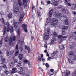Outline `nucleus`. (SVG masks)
<instances>
[{"label": "nucleus", "mask_w": 76, "mask_h": 76, "mask_svg": "<svg viewBox=\"0 0 76 76\" xmlns=\"http://www.w3.org/2000/svg\"><path fill=\"white\" fill-rule=\"evenodd\" d=\"M53 35V39L51 40V42L52 43H54V41H56V37H58L57 34L56 32H54Z\"/></svg>", "instance_id": "obj_3"}, {"label": "nucleus", "mask_w": 76, "mask_h": 76, "mask_svg": "<svg viewBox=\"0 0 76 76\" xmlns=\"http://www.w3.org/2000/svg\"><path fill=\"white\" fill-rule=\"evenodd\" d=\"M58 3V1H55V0H51V4L53 5L55 7L57 6Z\"/></svg>", "instance_id": "obj_4"}, {"label": "nucleus", "mask_w": 76, "mask_h": 76, "mask_svg": "<svg viewBox=\"0 0 76 76\" xmlns=\"http://www.w3.org/2000/svg\"><path fill=\"white\" fill-rule=\"evenodd\" d=\"M2 67L4 68V69H6L7 68V66L6 65L4 64L3 65Z\"/></svg>", "instance_id": "obj_52"}, {"label": "nucleus", "mask_w": 76, "mask_h": 76, "mask_svg": "<svg viewBox=\"0 0 76 76\" xmlns=\"http://www.w3.org/2000/svg\"><path fill=\"white\" fill-rule=\"evenodd\" d=\"M18 4L19 6H21L22 5V3L20 0H18Z\"/></svg>", "instance_id": "obj_23"}, {"label": "nucleus", "mask_w": 76, "mask_h": 76, "mask_svg": "<svg viewBox=\"0 0 76 76\" xmlns=\"http://www.w3.org/2000/svg\"><path fill=\"white\" fill-rule=\"evenodd\" d=\"M15 66V64L13 62H12L10 63V66L11 67H13Z\"/></svg>", "instance_id": "obj_30"}, {"label": "nucleus", "mask_w": 76, "mask_h": 76, "mask_svg": "<svg viewBox=\"0 0 76 76\" xmlns=\"http://www.w3.org/2000/svg\"><path fill=\"white\" fill-rule=\"evenodd\" d=\"M20 12L22 13L23 12V8L21 7H20Z\"/></svg>", "instance_id": "obj_42"}, {"label": "nucleus", "mask_w": 76, "mask_h": 76, "mask_svg": "<svg viewBox=\"0 0 76 76\" xmlns=\"http://www.w3.org/2000/svg\"><path fill=\"white\" fill-rule=\"evenodd\" d=\"M60 53L61 54V55H60V58H61L62 56V54H63V51L62 50H61V51L60 52Z\"/></svg>", "instance_id": "obj_34"}, {"label": "nucleus", "mask_w": 76, "mask_h": 76, "mask_svg": "<svg viewBox=\"0 0 76 76\" xmlns=\"http://www.w3.org/2000/svg\"><path fill=\"white\" fill-rule=\"evenodd\" d=\"M35 6H33L32 7V10H35Z\"/></svg>", "instance_id": "obj_59"}, {"label": "nucleus", "mask_w": 76, "mask_h": 76, "mask_svg": "<svg viewBox=\"0 0 76 76\" xmlns=\"http://www.w3.org/2000/svg\"><path fill=\"white\" fill-rule=\"evenodd\" d=\"M5 25L7 26L6 28V31L7 32H9L10 31V33H12L13 32V27L12 26H10V24L8 22H6Z\"/></svg>", "instance_id": "obj_2"}, {"label": "nucleus", "mask_w": 76, "mask_h": 76, "mask_svg": "<svg viewBox=\"0 0 76 76\" xmlns=\"http://www.w3.org/2000/svg\"><path fill=\"white\" fill-rule=\"evenodd\" d=\"M42 61L43 62H44L45 61V58H42Z\"/></svg>", "instance_id": "obj_48"}, {"label": "nucleus", "mask_w": 76, "mask_h": 76, "mask_svg": "<svg viewBox=\"0 0 76 76\" xmlns=\"http://www.w3.org/2000/svg\"><path fill=\"white\" fill-rule=\"evenodd\" d=\"M12 71H11L10 73L11 74L16 73V71H17V69L16 68H12Z\"/></svg>", "instance_id": "obj_10"}, {"label": "nucleus", "mask_w": 76, "mask_h": 76, "mask_svg": "<svg viewBox=\"0 0 76 76\" xmlns=\"http://www.w3.org/2000/svg\"><path fill=\"white\" fill-rule=\"evenodd\" d=\"M67 60L68 61H69V63H71V64H73V61H72L69 58H67Z\"/></svg>", "instance_id": "obj_28"}, {"label": "nucleus", "mask_w": 76, "mask_h": 76, "mask_svg": "<svg viewBox=\"0 0 76 76\" xmlns=\"http://www.w3.org/2000/svg\"><path fill=\"white\" fill-rule=\"evenodd\" d=\"M27 1H28V0H23V5L24 6V7L25 8L27 5Z\"/></svg>", "instance_id": "obj_14"}, {"label": "nucleus", "mask_w": 76, "mask_h": 76, "mask_svg": "<svg viewBox=\"0 0 76 76\" xmlns=\"http://www.w3.org/2000/svg\"><path fill=\"white\" fill-rule=\"evenodd\" d=\"M34 39V37L33 36H32L31 37V39L32 40Z\"/></svg>", "instance_id": "obj_62"}, {"label": "nucleus", "mask_w": 76, "mask_h": 76, "mask_svg": "<svg viewBox=\"0 0 76 76\" xmlns=\"http://www.w3.org/2000/svg\"><path fill=\"white\" fill-rule=\"evenodd\" d=\"M23 18H20L19 19V22L18 23L19 24H20L21 23V22L22 21V20Z\"/></svg>", "instance_id": "obj_27"}, {"label": "nucleus", "mask_w": 76, "mask_h": 76, "mask_svg": "<svg viewBox=\"0 0 76 76\" xmlns=\"http://www.w3.org/2000/svg\"><path fill=\"white\" fill-rule=\"evenodd\" d=\"M37 14H38V17H39V18L41 17L42 15L41 13L40 10L37 11Z\"/></svg>", "instance_id": "obj_17"}, {"label": "nucleus", "mask_w": 76, "mask_h": 76, "mask_svg": "<svg viewBox=\"0 0 76 76\" xmlns=\"http://www.w3.org/2000/svg\"><path fill=\"white\" fill-rule=\"evenodd\" d=\"M49 57V58H48V61L49 60H50V59H52V58L54 57V56L53 57Z\"/></svg>", "instance_id": "obj_53"}, {"label": "nucleus", "mask_w": 76, "mask_h": 76, "mask_svg": "<svg viewBox=\"0 0 76 76\" xmlns=\"http://www.w3.org/2000/svg\"><path fill=\"white\" fill-rule=\"evenodd\" d=\"M4 41L6 42H8L9 41V37H6L4 39Z\"/></svg>", "instance_id": "obj_22"}, {"label": "nucleus", "mask_w": 76, "mask_h": 76, "mask_svg": "<svg viewBox=\"0 0 76 76\" xmlns=\"http://www.w3.org/2000/svg\"><path fill=\"white\" fill-rule=\"evenodd\" d=\"M54 70L53 69H50V71L48 72V73L50 75H53L54 74Z\"/></svg>", "instance_id": "obj_13"}, {"label": "nucleus", "mask_w": 76, "mask_h": 76, "mask_svg": "<svg viewBox=\"0 0 76 76\" xmlns=\"http://www.w3.org/2000/svg\"><path fill=\"white\" fill-rule=\"evenodd\" d=\"M6 54H7V56H9L10 53H9V51H7Z\"/></svg>", "instance_id": "obj_43"}, {"label": "nucleus", "mask_w": 76, "mask_h": 76, "mask_svg": "<svg viewBox=\"0 0 76 76\" xmlns=\"http://www.w3.org/2000/svg\"><path fill=\"white\" fill-rule=\"evenodd\" d=\"M74 75L75 76H76V71H75L74 72Z\"/></svg>", "instance_id": "obj_64"}, {"label": "nucleus", "mask_w": 76, "mask_h": 76, "mask_svg": "<svg viewBox=\"0 0 76 76\" xmlns=\"http://www.w3.org/2000/svg\"><path fill=\"white\" fill-rule=\"evenodd\" d=\"M19 50H18L16 51L15 52V56H17L18 55V54H19Z\"/></svg>", "instance_id": "obj_25"}, {"label": "nucleus", "mask_w": 76, "mask_h": 76, "mask_svg": "<svg viewBox=\"0 0 76 76\" xmlns=\"http://www.w3.org/2000/svg\"><path fill=\"white\" fill-rule=\"evenodd\" d=\"M65 3L66 4H67V3L69 1H70V0H65Z\"/></svg>", "instance_id": "obj_56"}, {"label": "nucleus", "mask_w": 76, "mask_h": 76, "mask_svg": "<svg viewBox=\"0 0 76 76\" xmlns=\"http://www.w3.org/2000/svg\"><path fill=\"white\" fill-rule=\"evenodd\" d=\"M0 45H1V46H2V40L0 42Z\"/></svg>", "instance_id": "obj_60"}, {"label": "nucleus", "mask_w": 76, "mask_h": 76, "mask_svg": "<svg viewBox=\"0 0 76 76\" xmlns=\"http://www.w3.org/2000/svg\"><path fill=\"white\" fill-rule=\"evenodd\" d=\"M14 13L17 15H19L20 14V9L19 7H16L15 9Z\"/></svg>", "instance_id": "obj_6"}, {"label": "nucleus", "mask_w": 76, "mask_h": 76, "mask_svg": "<svg viewBox=\"0 0 76 76\" xmlns=\"http://www.w3.org/2000/svg\"><path fill=\"white\" fill-rule=\"evenodd\" d=\"M64 48V46L63 45H60L59 46V48L61 50H63Z\"/></svg>", "instance_id": "obj_24"}, {"label": "nucleus", "mask_w": 76, "mask_h": 76, "mask_svg": "<svg viewBox=\"0 0 76 76\" xmlns=\"http://www.w3.org/2000/svg\"><path fill=\"white\" fill-rule=\"evenodd\" d=\"M13 41H15L16 40V36H13Z\"/></svg>", "instance_id": "obj_45"}, {"label": "nucleus", "mask_w": 76, "mask_h": 76, "mask_svg": "<svg viewBox=\"0 0 76 76\" xmlns=\"http://www.w3.org/2000/svg\"><path fill=\"white\" fill-rule=\"evenodd\" d=\"M5 61H6V59L5 58H4L3 59H2V63H1V64H3V63H5Z\"/></svg>", "instance_id": "obj_40"}, {"label": "nucleus", "mask_w": 76, "mask_h": 76, "mask_svg": "<svg viewBox=\"0 0 76 76\" xmlns=\"http://www.w3.org/2000/svg\"><path fill=\"white\" fill-rule=\"evenodd\" d=\"M6 31H7V30L6 29H6H4V31L3 32V33H4V35H5V33H6Z\"/></svg>", "instance_id": "obj_49"}, {"label": "nucleus", "mask_w": 76, "mask_h": 76, "mask_svg": "<svg viewBox=\"0 0 76 76\" xmlns=\"http://www.w3.org/2000/svg\"><path fill=\"white\" fill-rule=\"evenodd\" d=\"M20 51L21 52H23V46L20 47Z\"/></svg>", "instance_id": "obj_39"}, {"label": "nucleus", "mask_w": 76, "mask_h": 76, "mask_svg": "<svg viewBox=\"0 0 76 76\" xmlns=\"http://www.w3.org/2000/svg\"><path fill=\"white\" fill-rule=\"evenodd\" d=\"M22 28H23V30L25 31V32H27V26L25 24H22Z\"/></svg>", "instance_id": "obj_8"}, {"label": "nucleus", "mask_w": 76, "mask_h": 76, "mask_svg": "<svg viewBox=\"0 0 76 76\" xmlns=\"http://www.w3.org/2000/svg\"><path fill=\"white\" fill-rule=\"evenodd\" d=\"M23 72V68H20V73L21 74H22Z\"/></svg>", "instance_id": "obj_37"}, {"label": "nucleus", "mask_w": 76, "mask_h": 76, "mask_svg": "<svg viewBox=\"0 0 76 76\" xmlns=\"http://www.w3.org/2000/svg\"><path fill=\"white\" fill-rule=\"evenodd\" d=\"M4 69L5 68L4 67H3L2 66H1L0 67V70H2Z\"/></svg>", "instance_id": "obj_55"}, {"label": "nucleus", "mask_w": 76, "mask_h": 76, "mask_svg": "<svg viewBox=\"0 0 76 76\" xmlns=\"http://www.w3.org/2000/svg\"><path fill=\"white\" fill-rule=\"evenodd\" d=\"M42 58L40 56H38V58L37 61L38 62L42 61Z\"/></svg>", "instance_id": "obj_31"}, {"label": "nucleus", "mask_w": 76, "mask_h": 76, "mask_svg": "<svg viewBox=\"0 0 76 76\" xmlns=\"http://www.w3.org/2000/svg\"><path fill=\"white\" fill-rule=\"evenodd\" d=\"M58 52V50H56V51H55L54 52H53V54H51V57H53L54 56L56 55V53H57Z\"/></svg>", "instance_id": "obj_21"}, {"label": "nucleus", "mask_w": 76, "mask_h": 76, "mask_svg": "<svg viewBox=\"0 0 76 76\" xmlns=\"http://www.w3.org/2000/svg\"><path fill=\"white\" fill-rule=\"evenodd\" d=\"M13 37H10V38L9 42L10 43H12L13 40Z\"/></svg>", "instance_id": "obj_32"}, {"label": "nucleus", "mask_w": 76, "mask_h": 76, "mask_svg": "<svg viewBox=\"0 0 76 76\" xmlns=\"http://www.w3.org/2000/svg\"><path fill=\"white\" fill-rule=\"evenodd\" d=\"M57 22L58 20H57L54 18L52 19V25H56Z\"/></svg>", "instance_id": "obj_7"}, {"label": "nucleus", "mask_w": 76, "mask_h": 76, "mask_svg": "<svg viewBox=\"0 0 76 76\" xmlns=\"http://www.w3.org/2000/svg\"><path fill=\"white\" fill-rule=\"evenodd\" d=\"M2 20V24H4V25H5V20L3 18H2L0 19V21H1Z\"/></svg>", "instance_id": "obj_19"}, {"label": "nucleus", "mask_w": 76, "mask_h": 76, "mask_svg": "<svg viewBox=\"0 0 76 76\" xmlns=\"http://www.w3.org/2000/svg\"><path fill=\"white\" fill-rule=\"evenodd\" d=\"M45 36L44 37L45 40H48L49 38V34H47V33H45Z\"/></svg>", "instance_id": "obj_9"}, {"label": "nucleus", "mask_w": 76, "mask_h": 76, "mask_svg": "<svg viewBox=\"0 0 76 76\" xmlns=\"http://www.w3.org/2000/svg\"><path fill=\"white\" fill-rule=\"evenodd\" d=\"M47 3L48 4H49L51 3V2L50 1H48Z\"/></svg>", "instance_id": "obj_58"}, {"label": "nucleus", "mask_w": 76, "mask_h": 76, "mask_svg": "<svg viewBox=\"0 0 76 76\" xmlns=\"http://www.w3.org/2000/svg\"><path fill=\"white\" fill-rule=\"evenodd\" d=\"M45 66H46V67L48 68L49 67V64L48 63H46V64H45Z\"/></svg>", "instance_id": "obj_44"}, {"label": "nucleus", "mask_w": 76, "mask_h": 76, "mask_svg": "<svg viewBox=\"0 0 76 76\" xmlns=\"http://www.w3.org/2000/svg\"><path fill=\"white\" fill-rule=\"evenodd\" d=\"M15 49H16V50H18V44L16 45V47H15Z\"/></svg>", "instance_id": "obj_57"}, {"label": "nucleus", "mask_w": 76, "mask_h": 76, "mask_svg": "<svg viewBox=\"0 0 76 76\" xmlns=\"http://www.w3.org/2000/svg\"><path fill=\"white\" fill-rule=\"evenodd\" d=\"M68 29V27L67 26H64L63 27H62V33H65V31L64 30H67Z\"/></svg>", "instance_id": "obj_15"}, {"label": "nucleus", "mask_w": 76, "mask_h": 76, "mask_svg": "<svg viewBox=\"0 0 76 76\" xmlns=\"http://www.w3.org/2000/svg\"><path fill=\"white\" fill-rule=\"evenodd\" d=\"M46 29L47 30V33H48V34H49V32H50V29L49 28H48L47 29Z\"/></svg>", "instance_id": "obj_33"}, {"label": "nucleus", "mask_w": 76, "mask_h": 76, "mask_svg": "<svg viewBox=\"0 0 76 76\" xmlns=\"http://www.w3.org/2000/svg\"><path fill=\"white\" fill-rule=\"evenodd\" d=\"M62 12H63L64 13H66V10L65 8L62 9Z\"/></svg>", "instance_id": "obj_35"}, {"label": "nucleus", "mask_w": 76, "mask_h": 76, "mask_svg": "<svg viewBox=\"0 0 76 76\" xmlns=\"http://www.w3.org/2000/svg\"><path fill=\"white\" fill-rule=\"evenodd\" d=\"M43 57H44L43 55L42 54H41V58H44Z\"/></svg>", "instance_id": "obj_63"}, {"label": "nucleus", "mask_w": 76, "mask_h": 76, "mask_svg": "<svg viewBox=\"0 0 76 76\" xmlns=\"http://www.w3.org/2000/svg\"><path fill=\"white\" fill-rule=\"evenodd\" d=\"M72 13L74 15H75L76 14V12L75 11H73Z\"/></svg>", "instance_id": "obj_61"}, {"label": "nucleus", "mask_w": 76, "mask_h": 76, "mask_svg": "<svg viewBox=\"0 0 76 76\" xmlns=\"http://www.w3.org/2000/svg\"><path fill=\"white\" fill-rule=\"evenodd\" d=\"M20 29V27H19L18 28V33H17V34H18V35H19L20 34V31H19V30Z\"/></svg>", "instance_id": "obj_46"}, {"label": "nucleus", "mask_w": 76, "mask_h": 76, "mask_svg": "<svg viewBox=\"0 0 76 76\" xmlns=\"http://www.w3.org/2000/svg\"><path fill=\"white\" fill-rule=\"evenodd\" d=\"M24 63H28L29 62L28 61L26 60H25V61H24Z\"/></svg>", "instance_id": "obj_51"}, {"label": "nucleus", "mask_w": 76, "mask_h": 76, "mask_svg": "<svg viewBox=\"0 0 76 76\" xmlns=\"http://www.w3.org/2000/svg\"><path fill=\"white\" fill-rule=\"evenodd\" d=\"M67 5L69 7H71V6L72 5L70 3H68Z\"/></svg>", "instance_id": "obj_54"}, {"label": "nucleus", "mask_w": 76, "mask_h": 76, "mask_svg": "<svg viewBox=\"0 0 76 76\" xmlns=\"http://www.w3.org/2000/svg\"><path fill=\"white\" fill-rule=\"evenodd\" d=\"M21 61H20L19 62H18V64H17V66L18 67H20L21 66Z\"/></svg>", "instance_id": "obj_29"}, {"label": "nucleus", "mask_w": 76, "mask_h": 76, "mask_svg": "<svg viewBox=\"0 0 76 76\" xmlns=\"http://www.w3.org/2000/svg\"><path fill=\"white\" fill-rule=\"evenodd\" d=\"M62 37V36L61 35H60L58 36V38H61V41H63L64 40H65L66 39V38L67 37V36H64Z\"/></svg>", "instance_id": "obj_5"}, {"label": "nucleus", "mask_w": 76, "mask_h": 76, "mask_svg": "<svg viewBox=\"0 0 76 76\" xmlns=\"http://www.w3.org/2000/svg\"><path fill=\"white\" fill-rule=\"evenodd\" d=\"M53 12V9H51V10H50L48 13V14L49 15V16L50 17H51L52 16V13Z\"/></svg>", "instance_id": "obj_18"}, {"label": "nucleus", "mask_w": 76, "mask_h": 76, "mask_svg": "<svg viewBox=\"0 0 76 76\" xmlns=\"http://www.w3.org/2000/svg\"><path fill=\"white\" fill-rule=\"evenodd\" d=\"M71 9L75 10L76 8V5L74 3L72 4V5H71Z\"/></svg>", "instance_id": "obj_12"}, {"label": "nucleus", "mask_w": 76, "mask_h": 76, "mask_svg": "<svg viewBox=\"0 0 76 76\" xmlns=\"http://www.w3.org/2000/svg\"><path fill=\"white\" fill-rule=\"evenodd\" d=\"M5 74H6V75H8L9 74V72L8 71L5 70L4 71Z\"/></svg>", "instance_id": "obj_47"}, {"label": "nucleus", "mask_w": 76, "mask_h": 76, "mask_svg": "<svg viewBox=\"0 0 76 76\" xmlns=\"http://www.w3.org/2000/svg\"><path fill=\"white\" fill-rule=\"evenodd\" d=\"M20 18H23L24 17V15L23 13H22L20 15Z\"/></svg>", "instance_id": "obj_38"}, {"label": "nucleus", "mask_w": 76, "mask_h": 76, "mask_svg": "<svg viewBox=\"0 0 76 76\" xmlns=\"http://www.w3.org/2000/svg\"><path fill=\"white\" fill-rule=\"evenodd\" d=\"M23 54L22 53H20L18 55V58H19L20 60H21L23 59Z\"/></svg>", "instance_id": "obj_16"}, {"label": "nucleus", "mask_w": 76, "mask_h": 76, "mask_svg": "<svg viewBox=\"0 0 76 76\" xmlns=\"http://www.w3.org/2000/svg\"><path fill=\"white\" fill-rule=\"evenodd\" d=\"M13 61L15 63H18L19 62V61L17 59H14Z\"/></svg>", "instance_id": "obj_36"}, {"label": "nucleus", "mask_w": 76, "mask_h": 76, "mask_svg": "<svg viewBox=\"0 0 76 76\" xmlns=\"http://www.w3.org/2000/svg\"><path fill=\"white\" fill-rule=\"evenodd\" d=\"M69 39H74V40H75L76 41V36H74L73 34H71L69 35Z\"/></svg>", "instance_id": "obj_11"}, {"label": "nucleus", "mask_w": 76, "mask_h": 76, "mask_svg": "<svg viewBox=\"0 0 76 76\" xmlns=\"http://www.w3.org/2000/svg\"><path fill=\"white\" fill-rule=\"evenodd\" d=\"M74 54L73 52H72V51H69L68 53V54L69 56H73Z\"/></svg>", "instance_id": "obj_26"}, {"label": "nucleus", "mask_w": 76, "mask_h": 76, "mask_svg": "<svg viewBox=\"0 0 76 76\" xmlns=\"http://www.w3.org/2000/svg\"><path fill=\"white\" fill-rule=\"evenodd\" d=\"M53 15L58 18H60V19L61 21H65V24L66 25H68V20H67V16L66 15H65V16H61V13H58L57 14L56 13H54L53 14Z\"/></svg>", "instance_id": "obj_1"}, {"label": "nucleus", "mask_w": 76, "mask_h": 76, "mask_svg": "<svg viewBox=\"0 0 76 76\" xmlns=\"http://www.w3.org/2000/svg\"><path fill=\"white\" fill-rule=\"evenodd\" d=\"M14 53V50H11L10 52V55H12Z\"/></svg>", "instance_id": "obj_41"}, {"label": "nucleus", "mask_w": 76, "mask_h": 76, "mask_svg": "<svg viewBox=\"0 0 76 76\" xmlns=\"http://www.w3.org/2000/svg\"><path fill=\"white\" fill-rule=\"evenodd\" d=\"M7 16L8 18L10 19L12 18V14L11 13H9V14H8Z\"/></svg>", "instance_id": "obj_20"}, {"label": "nucleus", "mask_w": 76, "mask_h": 76, "mask_svg": "<svg viewBox=\"0 0 76 76\" xmlns=\"http://www.w3.org/2000/svg\"><path fill=\"white\" fill-rule=\"evenodd\" d=\"M14 27L15 29L17 28L18 27V24H15L14 25Z\"/></svg>", "instance_id": "obj_50"}]
</instances>
